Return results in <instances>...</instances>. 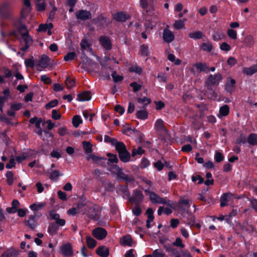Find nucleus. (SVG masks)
<instances>
[{"label": "nucleus", "mask_w": 257, "mask_h": 257, "mask_svg": "<svg viewBox=\"0 0 257 257\" xmlns=\"http://www.w3.org/2000/svg\"><path fill=\"white\" fill-rule=\"evenodd\" d=\"M222 79V75L220 73H216L214 75L210 74L205 81V85L207 89L212 90L211 86H218Z\"/></svg>", "instance_id": "obj_1"}, {"label": "nucleus", "mask_w": 257, "mask_h": 257, "mask_svg": "<svg viewBox=\"0 0 257 257\" xmlns=\"http://www.w3.org/2000/svg\"><path fill=\"white\" fill-rule=\"evenodd\" d=\"M118 154V157L121 161L123 163H126L130 161L131 159V155L127 150L126 147L124 144L121 146H118L116 150Z\"/></svg>", "instance_id": "obj_2"}, {"label": "nucleus", "mask_w": 257, "mask_h": 257, "mask_svg": "<svg viewBox=\"0 0 257 257\" xmlns=\"http://www.w3.org/2000/svg\"><path fill=\"white\" fill-rule=\"evenodd\" d=\"M144 196L142 192L139 189L133 190V195L129 197L128 200L132 204H135L136 205H140L143 201Z\"/></svg>", "instance_id": "obj_3"}, {"label": "nucleus", "mask_w": 257, "mask_h": 257, "mask_svg": "<svg viewBox=\"0 0 257 257\" xmlns=\"http://www.w3.org/2000/svg\"><path fill=\"white\" fill-rule=\"evenodd\" d=\"M87 216L91 219L94 221H98L100 218L99 215V207L97 205H94L92 207H88L86 210Z\"/></svg>", "instance_id": "obj_4"}, {"label": "nucleus", "mask_w": 257, "mask_h": 257, "mask_svg": "<svg viewBox=\"0 0 257 257\" xmlns=\"http://www.w3.org/2000/svg\"><path fill=\"white\" fill-rule=\"evenodd\" d=\"M0 17L3 19H10V5L8 2H4L0 5Z\"/></svg>", "instance_id": "obj_5"}, {"label": "nucleus", "mask_w": 257, "mask_h": 257, "mask_svg": "<svg viewBox=\"0 0 257 257\" xmlns=\"http://www.w3.org/2000/svg\"><path fill=\"white\" fill-rule=\"evenodd\" d=\"M92 234L96 239L102 240L106 236L107 232L104 228L98 227L92 230Z\"/></svg>", "instance_id": "obj_6"}, {"label": "nucleus", "mask_w": 257, "mask_h": 257, "mask_svg": "<svg viewBox=\"0 0 257 257\" xmlns=\"http://www.w3.org/2000/svg\"><path fill=\"white\" fill-rule=\"evenodd\" d=\"M75 16L78 20L85 21L91 18L90 12L86 10H80L75 13Z\"/></svg>", "instance_id": "obj_7"}, {"label": "nucleus", "mask_w": 257, "mask_h": 257, "mask_svg": "<svg viewBox=\"0 0 257 257\" xmlns=\"http://www.w3.org/2000/svg\"><path fill=\"white\" fill-rule=\"evenodd\" d=\"M60 252L65 257H72L73 256L72 247L69 243L63 244L60 247Z\"/></svg>", "instance_id": "obj_8"}, {"label": "nucleus", "mask_w": 257, "mask_h": 257, "mask_svg": "<svg viewBox=\"0 0 257 257\" xmlns=\"http://www.w3.org/2000/svg\"><path fill=\"white\" fill-rule=\"evenodd\" d=\"M99 42L105 50L108 51L111 49L112 43L109 37L102 35L99 38Z\"/></svg>", "instance_id": "obj_9"}, {"label": "nucleus", "mask_w": 257, "mask_h": 257, "mask_svg": "<svg viewBox=\"0 0 257 257\" xmlns=\"http://www.w3.org/2000/svg\"><path fill=\"white\" fill-rule=\"evenodd\" d=\"M190 201L189 199H185L183 197H180L176 206L181 211L184 212L186 210V208H188L190 207Z\"/></svg>", "instance_id": "obj_10"}, {"label": "nucleus", "mask_w": 257, "mask_h": 257, "mask_svg": "<svg viewBox=\"0 0 257 257\" xmlns=\"http://www.w3.org/2000/svg\"><path fill=\"white\" fill-rule=\"evenodd\" d=\"M236 81L235 79L228 77L224 85V89L225 91L231 94L235 89Z\"/></svg>", "instance_id": "obj_11"}, {"label": "nucleus", "mask_w": 257, "mask_h": 257, "mask_svg": "<svg viewBox=\"0 0 257 257\" xmlns=\"http://www.w3.org/2000/svg\"><path fill=\"white\" fill-rule=\"evenodd\" d=\"M51 59L46 55H43L38 60L37 65L43 69L47 68L50 65Z\"/></svg>", "instance_id": "obj_12"}, {"label": "nucleus", "mask_w": 257, "mask_h": 257, "mask_svg": "<svg viewBox=\"0 0 257 257\" xmlns=\"http://www.w3.org/2000/svg\"><path fill=\"white\" fill-rule=\"evenodd\" d=\"M24 223L26 226H28L32 230L34 229L38 225L36 214L30 215L28 219L25 220Z\"/></svg>", "instance_id": "obj_13"}, {"label": "nucleus", "mask_w": 257, "mask_h": 257, "mask_svg": "<svg viewBox=\"0 0 257 257\" xmlns=\"http://www.w3.org/2000/svg\"><path fill=\"white\" fill-rule=\"evenodd\" d=\"M107 19L102 15H99L97 18L93 19L92 22L97 27L102 28L107 23Z\"/></svg>", "instance_id": "obj_14"}, {"label": "nucleus", "mask_w": 257, "mask_h": 257, "mask_svg": "<svg viewBox=\"0 0 257 257\" xmlns=\"http://www.w3.org/2000/svg\"><path fill=\"white\" fill-rule=\"evenodd\" d=\"M113 19L116 22H125L130 19V16L123 12H118L113 15Z\"/></svg>", "instance_id": "obj_15"}, {"label": "nucleus", "mask_w": 257, "mask_h": 257, "mask_svg": "<svg viewBox=\"0 0 257 257\" xmlns=\"http://www.w3.org/2000/svg\"><path fill=\"white\" fill-rule=\"evenodd\" d=\"M174 35L172 32L167 29H165L163 31V38L165 42L171 43L174 39Z\"/></svg>", "instance_id": "obj_16"}, {"label": "nucleus", "mask_w": 257, "mask_h": 257, "mask_svg": "<svg viewBox=\"0 0 257 257\" xmlns=\"http://www.w3.org/2000/svg\"><path fill=\"white\" fill-rule=\"evenodd\" d=\"M96 253L101 257H107L109 254V250L105 246H100L96 249Z\"/></svg>", "instance_id": "obj_17"}, {"label": "nucleus", "mask_w": 257, "mask_h": 257, "mask_svg": "<svg viewBox=\"0 0 257 257\" xmlns=\"http://www.w3.org/2000/svg\"><path fill=\"white\" fill-rule=\"evenodd\" d=\"M91 98V93L89 91H84L77 95L76 99L79 101H85L90 100Z\"/></svg>", "instance_id": "obj_18"}, {"label": "nucleus", "mask_w": 257, "mask_h": 257, "mask_svg": "<svg viewBox=\"0 0 257 257\" xmlns=\"http://www.w3.org/2000/svg\"><path fill=\"white\" fill-rule=\"evenodd\" d=\"M20 254V251L11 248L4 251L1 257H16Z\"/></svg>", "instance_id": "obj_19"}, {"label": "nucleus", "mask_w": 257, "mask_h": 257, "mask_svg": "<svg viewBox=\"0 0 257 257\" xmlns=\"http://www.w3.org/2000/svg\"><path fill=\"white\" fill-rule=\"evenodd\" d=\"M59 229V226L56 224L54 222H51L49 224L48 227V232L52 236H54L57 233L58 230Z\"/></svg>", "instance_id": "obj_20"}, {"label": "nucleus", "mask_w": 257, "mask_h": 257, "mask_svg": "<svg viewBox=\"0 0 257 257\" xmlns=\"http://www.w3.org/2000/svg\"><path fill=\"white\" fill-rule=\"evenodd\" d=\"M155 127L157 131L166 133L167 130L164 124V121L161 119H158L155 123Z\"/></svg>", "instance_id": "obj_21"}, {"label": "nucleus", "mask_w": 257, "mask_h": 257, "mask_svg": "<svg viewBox=\"0 0 257 257\" xmlns=\"http://www.w3.org/2000/svg\"><path fill=\"white\" fill-rule=\"evenodd\" d=\"M246 142L250 146L257 145V134H250L247 138Z\"/></svg>", "instance_id": "obj_22"}, {"label": "nucleus", "mask_w": 257, "mask_h": 257, "mask_svg": "<svg viewBox=\"0 0 257 257\" xmlns=\"http://www.w3.org/2000/svg\"><path fill=\"white\" fill-rule=\"evenodd\" d=\"M257 72V64H254L249 67H245L243 70V73L247 75H252Z\"/></svg>", "instance_id": "obj_23"}, {"label": "nucleus", "mask_w": 257, "mask_h": 257, "mask_svg": "<svg viewBox=\"0 0 257 257\" xmlns=\"http://www.w3.org/2000/svg\"><path fill=\"white\" fill-rule=\"evenodd\" d=\"M14 26L15 28H17L18 31L22 33L23 31H27V28L25 24H24L22 21L20 19L14 22Z\"/></svg>", "instance_id": "obj_24"}, {"label": "nucleus", "mask_w": 257, "mask_h": 257, "mask_svg": "<svg viewBox=\"0 0 257 257\" xmlns=\"http://www.w3.org/2000/svg\"><path fill=\"white\" fill-rule=\"evenodd\" d=\"M193 66L197 69L198 72H208L209 68L205 63H196Z\"/></svg>", "instance_id": "obj_25"}, {"label": "nucleus", "mask_w": 257, "mask_h": 257, "mask_svg": "<svg viewBox=\"0 0 257 257\" xmlns=\"http://www.w3.org/2000/svg\"><path fill=\"white\" fill-rule=\"evenodd\" d=\"M121 244L124 246H132L133 239L130 235L123 236L121 241Z\"/></svg>", "instance_id": "obj_26"}, {"label": "nucleus", "mask_w": 257, "mask_h": 257, "mask_svg": "<svg viewBox=\"0 0 257 257\" xmlns=\"http://www.w3.org/2000/svg\"><path fill=\"white\" fill-rule=\"evenodd\" d=\"M231 195L230 193H223L220 198V206L223 207L227 205L229 201V197Z\"/></svg>", "instance_id": "obj_27"}, {"label": "nucleus", "mask_w": 257, "mask_h": 257, "mask_svg": "<svg viewBox=\"0 0 257 257\" xmlns=\"http://www.w3.org/2000/svg\"><path fill=\"white\" fill-rule=\"evenodd\" d=\"M65 83L67 89H70L75 86L76 79L75 78H71L70 76H67L66 78Z\"/></svg>", "instance_id": "obj_28"}, {"label": "nucleus", "mask_w": 257, "mask_h": 257, "mask_svg": "<svg viewBox=\"0 0 257 257\" xmlns=\"http://www.w3.org/2000/svg\"><path fill=\"white\" fill-rule=\"evenodd\" d=\"M117 191L123 194L125 196L129 197L131 196L128 186L127 185H119Z\"/></svg>", "instance_id": "obj_29"}, {"label": "nucleus", "mask_w": 257, "mask_h": 257, "mask_svg": "<svg viewBox=\"0 0 257 257\" xmlns=\"http://www.w3.org/2000/svg\"><path fill=\"white\" fill-rule=\"evenodd\" d=\"M136 117L140 119H146L148 117V113L145 110H140L137 111Z\"/></svg>", "instance_id": "obj_30"}, {"label": "nucleus", "mask_w": 257, "mask_h": 257, "mask_svg": "<svg viewBox=\"0 0 257 257\" xmlns=\"http://www.w3.org/2000/svg\"><path fill=\"white\" fill-rule=\"evenodd\" d=\"M189 37L194 40L201 39L204 36L203 33L200 31H197L193 33H190L188 34Z\"/></svg>", "instance_id": "obj_31"}, {"label": "nucleus", "mask_w": 257, "mask_h": 257, "mask_svg": "<svg viewBox=\"0 0 257 257\" xmlns=\"http://www.w3.org/2000/svg\"><path fill=\"white\" fill-rule=\"evenodd\" d=\"M229 113V107L227 104H224L219 108V115L222 116H225Z\"/></svg>", "instance_id": "obj_32"}, {"label": "nucleus", "mask_w": 257, "mask_h": 257, "mask_svg": "<svg viewBox=\"0 0 257 257\" xmlns=\"http://www.w3.org/2000/svg\"><path fill=\"white\" fill-rule=\"evenodd\" d=\"M163 247L168 252H171L174 254L178 253V251L171 244L166 243L165 244H164Z\"/></svg>", "instance_id": "obj_33"}, {"label": "nucleus", "mask_w": 257, "mask_h": 257, "mask_svg": "<svg viewBox=\"0 0 257 257\" xmlns=\"http://www.w3.org/2000/svg\"><path fill=\"white\" fill-rule=\"evenodd\" d=\"M86 242L88 247L90 248H93L96 245V241L90 236L86 237Z\"/></svg>", "instance_id": "obj_34"}, {"label": "nucleus", "mask_w": 257, "mask_h": 257, "mask_svg": "<svg viewBox=\"0 0 257 257\" xmlns=\"http://www.w3.org/2000/svg\"><path fill=\"white\" fill-rule=\"evenodd\" d=\"M82 123V120L79 115H76L73 117L72 124L74 127L77 128Z\"/></svg>", "instance_id": "obj_35"}, {"label": "nucleus", "mask_w": 257, "mask_h": 257, "mask_svg": "<svg viewBox=\"0 0 257 257\" xmlns=\"http://www.w3.org/2000/svg\"><path fill=\"white\" fill-rule=\"evenodd\" d=\"M83 148L87 154L91 153L92 151V145L89 142L83 141L82 142Z\"/></svg>", "instance_id": "obj_36"}, {"label": "nucleus", "mask_w": 257, "mask_h": 257, "mask_svg": "<svg viewBox=\"0 0 257 257\" xmlns=\"http://www.w3.org/2000/svg\"><path fill=\"white\" fill-rule=\"evenodd\" d=\"M6 177H7V182L10 186L13 185L14 182V174L11 171H8L6 174Z\"/></svg>", "instance_id": "obj_37"}, {"label": "nucleus", "mask_w": 257, "mask_h": 257, "mask_svg": "<svg viewBox=\"0 0 257 257\" xmlns=\"http://www.w3.org/2000/svg\"><path fill=\"white\" fill-rule=\"evenodd\" d=\"M45 205L46 203H33L30 206V208L33 211L35 212L42 209Z\"/></svg>", "instance_id": "obj_38"}, {"label": "nucleus", "mask_w": 257, "mask_h": 257, "mask_svg": "<svg viewBox=\"0 0 257 257\" xmlns=\"http://www.w3.org/2000/svg\"><path fill=\"white\" fill-rule=\"evenodd\" d=\"M201 49L204 51L210 52L213 49V46L211 43H203L201 45Z\"/></svg>", "instance_id": "obj_39"}, {"label": "nucleus", "mask_w": 257, "mask_h": 257, "mask_svg": "<svg viewBox=\"0 0 257 257\" xmlns=\"http://www.w3.org/2000/svg\"><path fill=\"white\" fill-rule=\"evenodd\" d=\"M244 44L245 46L247 47L252 46L254 44V40L252 37L251 36H246L244 38Z\"/></svg>", "instance_id": "obj_40"}, {"label": "nucleus", "mask_w": 257, "mask_h": 257, "mask_svg": "<svg viewBox=\"0 0 257 257\" xmlns=\"http://www.w3.org/2000/svg\"><path fill=\"white\" fill-rule=\"evenodd\" d=\"M145 153V150L142 149L141 147H139L137 149H134L132 150V156L133 157L136 156L137 155L141 156Z\"/></svg>", "instance_id": "obj_41"}, {"label": "nucleus", "mask_w": 257, "mask_h": 257, "mask_svg": "<svg viewBox=\"0 0 257 257\" xmlns=\"http://www.w3.org/2000/svg\"><path fill=\"white\" fill-rule=\"evenodd\" d=\"M76 56V54L75 52H70L67 53L64 57V60L65 61H69L75 59Z\"/></svg>", "instance_id": "obj_42"}, {"label": "nucleus", "mask_w": 257, "mask_h": 257, "mask_svg": "<svg viewBox=\"0 0 257 257\" xmlns=\"http://www.w3.org/2000/svg\"><path fill=\"white\" fill-rule=\"evenodd\" d=\"M111 77L113 78V80L115 83H117L119 81H121L123 79L122 76L117 75L116 71H113L111 74Z\"/></svg>", "instance_id": "obj_43"}, {"label": "nucleus", "mask_w": 257, "mask_h": 257, "mask_svg": "<svg viewBox=\"0 0 257 257\" xmlns=\"http://www.w3.org/2000/svg\"><path fill=\"white\" fill-rule=\"evenodd\" d=\"M58 104V100L57 99L52 100L48 102L45 105V108L46 109H50L51 108L57 106Z\"/></svg>", "instance_id": "obj_44"}, {"label": "nucleus", "mask_w": 257, "mask_h": 257, "mask_svg": "<svg viewBox=\"0 0 257 257\" xmlns=\"http://www.w3.org/2000/svg\"><path fill=\"white\" fill-rule=\"evenodd\" d=\"M140 51L143 56H148L149 55V47L146 44L141 45Z\"/></svg>", "instance_id": "obj_45"}, {"label": "nucleus", "mask_w": 257, "mask_h": 257, "mask_svg": "<svg viewBox=\"0 0 257 257\" xmlns=\"http://www.w3.org/2000/svg\"><path fill=\"white\" fill-rule=\"evenodd\" d=\"M129 71L131 72H135L138 75H140L142 73V69L137 65L133 66L129 68Z\"/></svg>", "instance_id": "obj_46"}, {"label": "nucleus", "mask_w": 257, "mask_h": 257, "mask_svg": "<svg viewBox=\"0 0 257 257\" xmlns=\"http://www.w3.org/2000/svg\"><path fill=\"white\" fill-rule=\"evenodd\" d=\"M227 34L230 38L233 40L237 39V32L233 29H228L227 31Z\"/></svg>", "instance_id": "obj_47"}, {"label": "nucleus", "mask_w": 257, "mask_h": 257, "mask_svg": "<svg viewBox=\"0 0 257 257\" xmlns=\"http://www.w3.org/2000/svg\"><path fill=\"white\" fill-rule=\"evenodd\" d=\"M80 45L82 50H85L87 48H89L90 47V44L88 43V40L86 38H83L81 40Z\"/></svg>", "instance_id": "obj_48"}, {"label": "nucleus", "mask_w": 257, "mask_h": 257, "mask_svg": "<svg viewBox=\"0 0 257 257\" xmlns=\"http://www.w3.org/2000/svg\"><path fill=\"white\" fill-rule=\"evenodd\" d=\"M130 86L133 89L134 92L139 91L142 88V85L138 84L137 82L134 81L131 83Z\"/></svg>", "instance_id": "obj_49"}, {"label": "nucleus", "mask_w": 257, "mask_h": 257, "mask_svg": "<svg viewBox=\"0 0 257 257\" xmlns=\"http://www.w3.org/2000/svg\"><path fill=\"white\" fill-rule=\"evenodd\" d=\"M153 256L154 257H165V254L161 249H157L153 251Z\"/></svg>", "instance_id": "obj_50"}, {"label": "nucleus", "mask_w": 257, "mask_h": 257, "mask_svg": "<svg viewBox=\"0 0 257 257\" xmlns=\"http://www.w3.org/2000/svg\"><path fill=\"white\" fill-rule=\"evenodd\" d=\"M223 35L220 31L216 32L212 35V39L215 41H218L223 38Z\"/></svg>", "instance_id": "obj_51"}, {"label": "nucleus", "mask_w": 257, "mask_h": 257, "mask_svg": "<svg viewBox=\"0 0 257 257\" xmlns=\"http://www.w3.org/2000/svg\"><path fill=\"white\" fill-rule=\"evenodd\" d=\"M173 245L180 247L182 248L185 247V244L182 243V240L180 237L176 238L175 241L173 243Z\"/></svg>", "instance_id": "obj_52"}, {"label": "nucleus", "mask_w": 257, "mask_h": 257, "mask_svg": "<svg viewBox=\"0 0 257 257\" xmlns=\"http://www.w3.org/2000/svg\"><path fill=\"white\" fill-rule=\"evenodd\" d=\"M192 182H196L198 180V184H201L204 182V178L201 177L200 175H197L196 176L193 175L191 177Z\"/></svg>", "instance_id": "obj_53"}, {"label": "nucleus", "mask_w": 257, "mask_h": 257, "mask_svg": "<svg viewBox=\"0 0 257 257\" xmlns=\"http://www.w3.org/2000/svg\"><path fill=\"white\" fill-rule=\"evenodd\" d=\"M25 64L26 67H29L31 68H34L35 66V63L33 60V57L25 60Z\"/></svg>", "instance_id": "obj_54"}, {"label": "nucleus", "mask_w": 257, "mask_h": 257, "mask_svg": "<svg viewBox=\"0 0 257 257\" xmlns=\"http://www.w3.org/2000/svg\"><path fill=\"white\" fill-rule=\"evenodd\" d=\"M214 159L216 162L220 163L223 160L224 156L220 152H216L214 155Z\"/></svg>", "instance_id": "obj_55"}, {"label": "nucleus", "mask_w": 257, "mask_h": 257, "mask_svg": "<svg viewBox=\"0 0 257 257\" xmlns=\"http://www.w3.org/2000/svg\"><path fill=\"white\" fill-rule=\"evenodd\" d=\"M184 26V23L181 20L176 21L174 24V27L177 30L183 28Z\"/></svg>", "instance_id": "obj_56"}, {"label": "nucleus", "mask_w": 257, "mask_h": 257, "mask_svg": "<svg viewBox=\"0 0 257 257\" xmlns=\"http://www.w3.org/2000/svg\"><path fill=\"white\" fill-rule=\"evenodd\" d=\"M36 7L38 11L42 12L46 9V4L44 2L37 3Z\"/></svg>", "instance_id": "obj_57"}, {"label": "nucleus", "mask_w": 257, "mask_h": 257, "mask_svg": "<svg viewBox=\"0 0 257 257\" xmlns=\"http://www.w3.org/2000/svg\"><path fill=\"white\" fill-rule=\"evenodd\" d=\"M220 49L222 51L228 52L231 50V47L227 43L223 42L220 46Z\"/></svg>", "instance_id": "obj_58"}, {"label": "nucleus", "mask_w": 257, "mask_h": 257, "mask_svg": "<svg viewBox=\"0 0 257 257\" xmlns=\"http://www.w3.org/2000/svg\"><path fill=\"white\" fill-rule=\"evenodd\" d=\"M61 117V114L58 112V110L53 109L52 111V118L54 120H58Z\"/></svg>", "instance_id": "obj_59"}, {"label": "nucleus", "mask_w": 257, "mask_h": 257, "mask_svg": "<svg viewBox=\"0 0 257 257\" xmlns=\"http://www.w3.org/2000/svg\"><path fill=\"white\" fill-rule=\"evenodd\" d=\"M107 156L109 157L108 160L111 163H117L118 161V158L116 155L108 153Z\"/></svg>", "instance_id": "obj_60"}, {"label": "nucleus", "mask_w": 257, "mask_h": 257, "mask_svg": "<svg viewBox=\"0 0 257 257\" xmlns=\"http://www.w3.org/2000/svg\"><path fill=\"white\" fill-rule=\"evenodd\" d=\"M140 205H136V207L133 209V213L136 216H139L142 212V210L140 207Z\"/></svg>", "instance_id": "obj_61"}, {"label": "nucleus", "mask_w": 257, "mask_h": 257, "mask_svg": "<svg viewBox=\"0 0 257 257\" xmlns=\"http://www.w3.org/2000/svg\"><path fill=\"white\" fill-rule=\"evenodd\" d=\"M58 198L62 201H66L67 200L66 193L61 190L57 192Z\"/></svg>", "instance_id": "obj_62"}, {"label": "nucleus", "mask_w": 257, "mask_h": 257, "mask_svg": "<svg viewBox=\"0 0 257 257\" xmlns=\"http://www.w3.org/2000/svg\"><path fill=\"white\" fill-rule=\"evenodd\" d=\"M150 165L149 161L145 158H143L141 161L140 167L141 168H145L148 167Z\"/></svg>", "instance_id": "obj_63"}, {"label": "nucleus", "mask_w": 257, "mask_h": 257, "mask_svg": "<svg viewBox=\"0 0 257 257\" xmlns=\"http://www.w3.org/2000/svg\"><path fill=\"white\" fill-rule=\"evenodd\" d=\"M114 110L116 112L119 113L120 115H122L125 111V109L120 105L118 104L116 105L114 107Z\"/></svg>", "instance_id": "obj_64"}]
</instances>
